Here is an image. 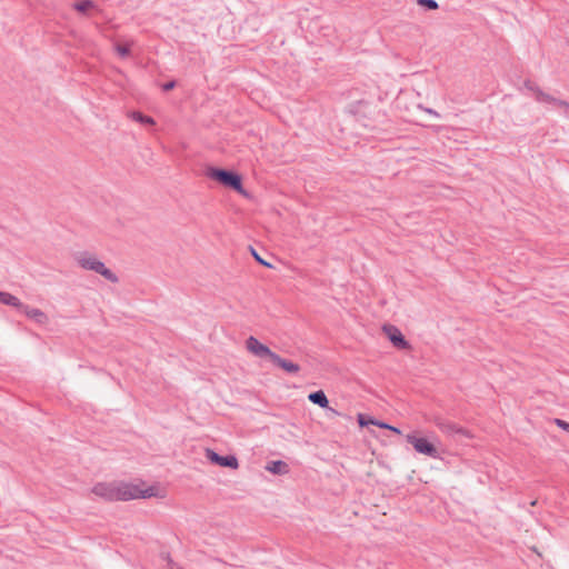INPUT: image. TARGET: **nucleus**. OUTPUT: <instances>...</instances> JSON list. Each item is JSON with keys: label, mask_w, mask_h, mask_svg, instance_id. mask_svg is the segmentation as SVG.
I'll use <instances>...</instances> for the list:
<instances>
[{"label": "nucleus", "mask_w": 569, "mask_h": 569, "mask_svg": "<svg viewBox=\"0 0 569 569\" xmlns=\"http://www.w3.org/2000/svg\"><path fill=\"white\" fill-rule=\"evenodd\" d=\"M91 491L106 501H128L157 496V488L153 486L142 489L139 485L128 482H98Z\"/></svg>", "instance_id": "nucleus-1"}, {"label": "nucleus", "mask_w": 569, "mask_h": 569, "mask_svg": "<svg viewBox=\"0 0 569 569\" xmlns=\"http://www.w3.org/2000/svg\"><path fill=\"white\" fill-rule=\"evenodd\" d=\"M206 176L244 197H249L248 191L243 188L242 177L238 172L224 168L209 166L206 169Z\"/></svg>", "instance_id": "nucleus-2"}, {"label": "nucleus", "mask_w": 569, "mask_h": 569, "mask_svg": "<svg viewBox=\"0 0 569 569\" xmlns=\"http://www.w3.org/2000/svg\"><path fill=\"white\" fill-rule=\"evenodd\" d=\"M77 262L82 269L94 271L112 283L119 281L118 276L111 269L107 268L102 261L88 252L80 253L77 257Z\"/></svg>", "instance_id": "nucleus-3"}, {"label": "nucleus", "mask_w": 569, "mask_h": 569, "mask_svg": "<svg viewBox=\"0 0 569 569\" xmlns=\"http://www.w3.org/2000/svg\"><path fill=\"white\" fill-rule=\"evenodd\" d=\"M432 421L441 432H443L448 436H460V437H465V438H472L470 430H468L450 420H447L442 417L437 416L433 418Z\"/></svg>", "instance_id": "nucleus-4"}, {"label": "nucleus", "mask_w": 569, "mask_h": 569, "mask_svg": "<svg viewBox=\"0 0 569 569\" xmlns=\"http://www.w3.org/2000/svg\"><path fill=\"white\" fill-rule=\"evenodd\" d=\"M407 442L412 445L415 450L421 455L438 458L439 451L433 443H431L427 438L416 437L415 435H407Z\"/></svg>", "instance_id": "nucleus-5"}, {"label": "nucleus", "mask_w": 569, "mask_h": 569, "mask_svg": "<svg viewBox=\"0 0 569 569\" xmlns=\"http://www.w3.org/2000/svg\"><path fill=\"white\" fill-rule=\"evenodd\" d=\"M206 458L216 466L230 468V469H238L239 468V461L236 456L228 455V456H221L218 452H216L213 449L207 448L206 449Z\"/></svg>", "instance_id": "nucleus-6"}, {"label": "nucleus", "mask_w": 569, "mask_h": 569, "mask_svg": "<svg viewBox=\"0 0 569 569\" xmlns=\"http://www.w3.org/2000/svg\"><path fill=\"white\" fill-rule=\"evenodd\" d=\"M383 332L387 335L390 342L398 348L399 350H408L411 349L410 343L405 338L402 332L393 325H385Z\"/></svg>", "instance_id": "nucleus-7"}, {"label": "nucleus", "mask_w": 569, "mask_h": 569, "mask_svg": "<svg viewBox=\"0 0 569 569\" xmlns=\"http://www.w3.org/2000/svg\"><path fill=\"white\" fill-rule=\"evenodd\" d=\"M246 347L247 349L253 353L254 356L259 357V358H269V360L271 359V357L273 356V351L266 345L261 343L257 338H254L253 336H250L247 340H246Z\"/></svg>", "instance_id": "nucleus-8"}, {"label": "nucleus", "mask_w": 569, "mask_h": 569, "mask_svg": "<svg viewBox=\"0 0 569 569\" xmlns=\"http://www.w3.org/2000/svg\"><path fill=\"white\" fill-rule=\"evenodd\" d=\"M18 311L26 315L28 318L32 319L39 325H46L49 320L48 316L42 310L38 308H31L23 302L21 303V307Z\"/></svg>", "instance_id": "nucleus-9"}, {"label": "nucleus", "mask_w": 569, "mask_h": 569, "mask_svg": "<svg viewBox=\"0 0 569 569\" xmlns=\"http://www.w3.org/2000/svg\"><path fill=\"white\" fill-rule=\"evenodd\" d=\"M270 361L281 368L283 371H286L287 373H290V375H296L300 371V366L296 362H292L288 359H284V358H281L278 353H273V356L271 357Z\"/></svg>", "instance_id": "nucleus-10"}, {"label": "nucleus", "mask_w": 569, "mask_h": 569, "mask_svg": "<svg viewBox=\"0 0 569 569\" xmlns=\"http://www.w3.org/2000/svg\"><path fill=\"white\" fill-rule=\"evenodd\" d=\"M523 86L535 94L538 102L546 103L548 99H551V94L546 93L536 82L529 79L525 80Z\"/></svg>", "instance_id": "nucleus-11"}, {"label": "nucleus", "mask_w": 569, "mask_h": 569, "mask_svg": "<svg viewBox=\"0 0 569 569\" xmlns=\"http://www.w3.org/2000/svg\"><path fill=\"white\" fill-rule=\"evenodd\" d=\"M357 420L360 427H368V426H377L379 428L389 429L391 428L390 425L387 422L380 421L369 415L366 413H358Z\"/></svg>", "instance_id": "nucleus-12"}, {"label": "nucleus", "mask_w": 569, "mask_h": 569, "mask_svg": "<svg viewBox=\"0 0 569 569\" xmlns=\"http://www.w3.org/2000/svg\"><path fill=\"white\" fill-rule=\"evenodd\" d=\"M266 470L273 475H287L290 471L289 465L282 460L269 461Z\"/></svg>", "instance_id": "nucleus-13"}, {"label": "nucleus", "mask_w": 569, "mask_h": 569, "mask_svg": "<svg viewBox=\"0 0 569 569\" xmlns=\"http://www.w3.org/2000/svg\"><path fill=\"white\" fill-rule=\"evenodd\" d=\"M308 399L313 405H318L320 408H328L329 400L323 390H317L308 395Z\"/></svg>", "instance_id": "nucleus-14"}, {"label": "nucleus", "mask_w": 569, "mask_h": 569, "mask_svg": "<svg viewBox=\"0 0 569 569\" xmlns=\"http://www.w3.org/2000/svg\"><path fill=\"white\" fill-rule=\"evenodd\" d=\"M129 117L133 121L139 122L142 126H154L156 124V120L152 117L147 116V114L142 113L141 111H131L129 113Z\"/></svg>", "instance_id": "nucleus-15"}, {"label": "nucleus", "mask_w": 569, "mask_h": 569, "mask_svg": "<svg viewBox=\"0 0 569 569\" xmlns=\"http://www.w3.org/2000/svg\"><path fill=\"white\" fill-rule=\"evenodd\" d=\"M0 302L6 306L13 307L17 310H19L22 303L16 296L6 291H0Z\"/></svg>", "instance_id": "nucleus-16"}, {"label": "nucleus", "mask_w": 569, "mask_h": 569, "mask_svg": "<svg viewBox=\"0 0 569 569\" xmlns=\"http://www.w3.org/2000/svg\"><path fill=\"white\" fill-rule=\"evenodd\" d=\"M73 8L80 13H87L91 8H93V1L92 0H82V1L76 2L73 4Z\"/></svg>", "instance_id": "nucleus-17"}, {"label": "nucleus", "mask_w": 569, "mask_h": 569, "mask_svg": "<svg viewBox=\"0 0 569 569\" xmlns=\"http://www.w3.org/2000/svg\"><path fill=\"white\" fill-rule=\"evenodd\" d=\"M417 3L425 10H437L439 8L436 0H417Z\"/></svg>", "instance_id": "nucleus-18"}, {"label": "nucleus", "mask_w": 569, "mask_h": 569, "mask_svg": "<svg viewBox=\"0 0 569 569\" xmlns=\"http://www.w3.org/2000/svg\"><path fill=\"white\" fill-rule=\"evenodd\" d=\"M116 51L121 58H127L131 53V48H130V44H128V43H126V44L118 43V44H116Z\"/></svg>", "instance_id": "nucleus-19"}, {"label": "nucleus", "mask_w": 569, "mask_h": 569, "mask_svg": "<svg viewBox=\"0 0 569 569\" xmlns=\"http://www.w3.org/2000/svg\"><path fill=\"white\" fill-rule=\"evenodd\" d=\"M546 103H550V104H553V106H557V107L565 108V109L569 110V102L568 101L555 98L552 96H551V99H548L546 101Z\"/></svg>", "instance_id": "nucleus-20"}, {"label": "nucleus", "mask_w": 569, "mask_h": 569, "mask_svg": "<svg viewBox=\"0 0 569 569\" xmlns=\"http://www.w3.org/2000/svg\"><path fill=\"white\" fill-rule=\"evenodd\" d=\"M250 251H251V253H252V256H253L254 260H256L259 264H261V266H263V267H267V268H273V266H272L271 263H269L268 261H266L263 258H261V256H259V254H258V252H257L252 247H250Z\"/></svg>", "instance_id": "nucleus-21"}, {"label": "nucleus", "mask_w": 569, "mask_h": 569, "mask_svg": "<svg viewBox=\"0 0 569 569\" xmlns=\"http://www.w3.org/2000/svg\"><path fill=\"white\" fill-rule=\"evenodd\" d=\"M177 86V81L176 80H171V81H168V82H164L161 88L164 92H168V91H171L176 88Z\"/></svg>", "instance_id": "nucleus-22"}, {"label": "nucleus", "mask_w": 569, "mask_h": 569, "mask_svg": "<svg viewBox=\"0 0 569 569\" xmlns=\"http://www.w3.org/2000/svg\"><path fill=\"white\" fill-rule=\"evenodd\" d=\"M555 423L561 428L562 430L569 432V422L562 420V419H555Z\"/></svg>", "instance_id": "nucleus-23"}, {"label": "nucleus", "mask_w": 569, "mask_h": 569, "mask_svg": "<svg viewBox=\"0 0 569 569\" xmlns=\"http://www.w3.org/2000/svg\"><path fill=\"white\" fill-rule=\"evenodd\" d=\"M325 409H326V410L329 412V415H331V416H340V412H339V411H337L336 409L331 408L329 405H328V408H325Z\"/></svg>", "instance_id": "nucleus-24"}, {"label": "nucleus", "mask_w": 569, "mask_h": 569, "mask_svg": "<svg viewBox=\"0 0 569 569\" xmlns=\"http://www.w3.org/2000/svg\"><path fill=\"white\" fill-rule=\"evenodd\" d=\"M389 430H391L395 433H401L400 429L397 427H393V426H391V428H389Z\"/></svg>", "instance_id": "nucleus-25"}, {"label": "nucleus", "mask_w": 569, "mask_h": 569, "mask_svg": "<svg viewBox=\"0 0 569 569\" xmlns=\"http://www.w3.org/2000/svg\"><path fill=\"white\" fill-rule=\"evenodd\" d=\"M426 111L428 113H431V114H435V116H438V113L436 111H433L432 109H426Z\"/></svg>", "instance_id": "nucleus-26"}, {"label": "nucleus", "mask_w": 569, "mask_h": 569, "mask_svg": "<svg viewBox=\"0 0 569 569\" xmlns=\"http://www.w3.org/2000/svg\"><path fill=\"white\" fill-rule=\"evenodd\" d=\"M166 558L168 559L169 563H171V562H172V560H171V558H170V555H169V553H167V557H166Z\"/></svg>", "instance_id": "nucleus-27"}]
</instances>
